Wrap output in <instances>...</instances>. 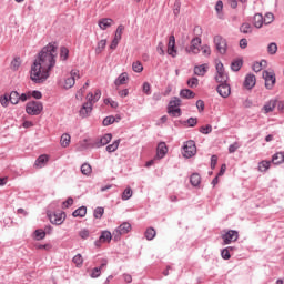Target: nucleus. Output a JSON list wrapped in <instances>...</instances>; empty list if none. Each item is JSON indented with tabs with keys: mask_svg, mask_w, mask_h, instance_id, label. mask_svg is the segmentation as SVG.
I'll use <instances>...</instances> for the list:
<instances>
[{
	"mask_svg": "<svg viewBox=\"0 0 284 284\" xmlns=\"http://www.w3.org/2000/svg\"><path fill=\"white\" fill-rule=\"evenodd\" d=\"M206 73H207V64H201V65L194 67V74H196V77H205Z\"/></svg>",
	"mask_w": 284,
	"mask_h": 284,
	"instance_id": "obj_21",
	"label": "nucleus"
},
{
	"mask_svg": "<svg viewBox=\"0 0 284 284\" xmlns=\"http://www.w3.org/2000/svg\"><path fill=\"white\" fill-rule=\"evenodd\" d=\"M112 241V233L110 231H102L99 240L94 242L95 247H101L103 243H110Z\"/></svg>",
	"mask_w": 284,
	"mask_h": 284,
	"instance_id": "obj_13",
	"label": "nucleus"
},
{
	"mask_svg": "<svg viewBox=\"0 0 284 284\" xmlns=\"http://www.w3.org/2000/svg\"><path fill=\"white\" fill-rule=\"evenodd\" d=\"M114 20H112V18H102L98 22L100 30H108V28H112Z\"/></svg>",
	"mask_w": 284,
	"mask_h": 284,
	"instance_id": "obj_18",
	"label": "nucleus"
},
{
	"mask_svg": "<svg viewBox=\"0 0 284 284\" xmlns=\"http://www.w3.org/2000/svg\"><path fill=\"white\" fill-rule=\"evenodd\" d=\"M0 103L2 108H8V105H10V98L8 93L0 97Z\"/></svg>",
	"mask_w": 284,
	"mask_h": 284,
	"instance_id": "obj_47",
	"label": "nucleus"
},
{
	"mask_svg": "<svg viewBox=\"0 0 284 284\" xmlns=\"http://www.w3.org/2000/svg\"><path fill=\"white\" fill-rule=\"evenodd\" d=\"M216 92L222 99H227L232 94V87L227 82H222L216 87Z\"/></svg>",
	"mask_w": 284,
	"mask_h": 284,
	"instance_id": "obj_8",
	"label": "nucleus"
},
{
	"mask_svg": "<svg viewBox=\"0 0 284 284\" xmlns=\"http://www.w3.org/2000/svg\"><path fill=\"white\" fill-rule=\"evenodd\" d=\"M57 65V47L47 44L38 54V59L31 67V81L44 83L50 79V71Z\"/></svg>",
	"mask_w": 284,
	"mask_h": 284,
	"instance_id": "obj_1",
	"label": "nucleus"
},
{
	"mask_svg": "<svg viewBox=\"0 0 284 284\" xmlns=\"http://www.w3.org/2000/svg\"><path fill=\"white\" fill-rule=\"evenodd\" d=\"M20 67H21V58L13 59L11 62V69L19 70Z\"/></svg>",
	"mask_w": 284,
	"mask_h": 284,
	"instance_id": "obj_54",
	"label": "nucleus"
},
{
	"mask_svg": "<svg viewBox=\"0 0 284 284\" xmlns=\"http://www.w3.org/2000/svg\"><path fill=\"white\" fill-rule=\"evenodd\" d=\"M266 90H272L276 83V74L274 72L265 71L263 73Z\"/></svg>",
	"mask_w": 284,
	"mask_h": 284,
	"instance_id": "obj_10",
	"label": "nucleus"
},
{
	"mask_svg": "<svg viewBox=\"0 0 284 284\" xmlns=\"http://www.w3.org/2000/svg\"><path fill=\"white\" fill-rule=\"evenodd\" d=\"M168 114L174 118L181 116V99L179 97H173L168 105Z\"/></svg>",
	"mask_w": 284,
	"mask_h": 284,
	"instance_id": "obj_3",
	"label": "nucleus"
},
{
	"mask_svg": "<svg viewBox=\"0 0 284 284\" xmlns=\"http://www.w3.org/2000/svg\"><path fill=\"white\" fill-rule=\"evenodd\" d=\"M252 24H250V22H244L241 24L240 27V32H242V34H252Z\"/></svg>",
	"mask_w": 284,
	"mask_h": 284,
	"instance_id": "obj_29",
	"label": "nucleus"
},
{
	"mask_svg": "<svg viewBox=\"0 0 284 284\" xmlns=\"http://www.w3.org/2000/svg\"><path fill=\"white\" fill-rule=\"evenodd\" d=\"M125 81H128V73L120 74L114 81L115 85H125Z\"/></svg>",
	"mask_w": 284,
	"mask_h": 284,
	"instance_id": "obj_36",
	"label": "nucleus"
},
{
	"mask_svg": "<svg viewBox=\"0 0 284 284\" xmlns=\"http://www.w3.org/2000/svg\"><path fill=\"white\" fill-rule=\"evenodd\" d=\"M132 70L133 72H138V73L143 72V63H141V61L133 62Z\"/></svg>",
	"mask_w": 284,
	"mask_h": 284,
	"instance_id": "obj_44",
	"label": "nucleus"
},
{
	"mask_svg": "<svg viewBox=\"0 0 284 284\" xmlns=\"http://www.w3.org/2000/svg\"><path fill=\"white\" fill-rule=\"evenodd\" d=\"M189 88H197L199 87V78H191L187 80Z\"/></svg>",
	"mask_w": 284,
	"mask_h": 284,
	"instance_id": "obj_53",
	"label": "nucleus"
},
{
	"mask_svg": "<svg viewBox=\"0 0 284 284\" xmlns=\"http://www.w3.org/2000/svg\"><path fill=\"white\" fill-rule=\"evenodd\" d=\"M143 92H144V94H146L148 97H150V94H152V87L150 85L149 82H144V83H143Z\"/></svg>",
	"mask_w": 284,
	"mask_h": 284,
	"instance_id": "obj_57",
	"label": "nucleus"
},
{
	"mask_svg": "<svg viewBox=\"0 0 284 284\" xmlns=\"http://www.w3.org/2000/svg\"><path fill=\"white\" fill-rule=\"evenodd\" d=\"M186 52L189 54H199L201 52V38H193L190 48H186Z\"/></svg>",
	"mask_w": 284,
	"mask_h": 284,
	"instance_id": "obj_11",
	"label": "nucleus"
},
{
	"mask_svg": "<svg viewBox=\"0 0 284 284\" xmlns=\"http://www.w3.org/2000/svg\"><path fill=\"white\" fill-rule=\"evenodd\" d=\"M9 101L12 105H17L19 103V93L17 91H12L9 94Z\"/></svg>",
	"mask_w": 284,
	"mask_h": 284,
	"instance_id": "obj_37",
	"label": "nucleus"
},
{
	"mask_svg": "<svg viewBox=\"0 0 284 284\" xmlns=\"http://www.w3.org/2000/svg\"><path fill=\"white\" fill-rule=\"evenodd\" d=\"M48 216L52 225H61L65 221V212L48 213Z\"/></svg>",
	"mask_w": 284,
	"mask_h": 284,
	"instance_id": "obj_9",
	"label": "nucleus"
},
{
	"mask_svg": "<svg viewBox=\"0 0 284 284\" xmlns=\"http://www.w3.org/2000/svg\"><path fill=\"white\" fill-rule=\"evenodd\" d=\"M72 262L75 267H83V256L80 253L72 258Z\"/></svg>",
	"mask_w": 284,
	"mask_h": 284,
	"instance_id": "obj_38",
	"label": "nucleus"
},
{
	"mask_svg": "<svg viewBox=\"0 0 284 284\" xmlns=\"http://www.w3.org/2000/svg\"><path fill=\"white\" fill-rule=\"evenodd\" d=\"M130 230H132V224H130L129 222H124L113 231V236H115V239H116L118 236H121L122 234H128V232H130Z\"/></svg>",
	"mask_w": 284,
	"mask_h": 284,
	"instance_id": "obj_15",
	"label": "nucleus"
},
{
	"mask_svg": "<svg viewBox=\"0 0 284 284\" xmlns=\"http://www.w3.org/2000/svg\"><path fill=\"white\" fill-rule=\"evenodd\" d=\"M81 173L84 176H90V174H92V165L88 164V163H83L81 165Z\"/></svg>",
	"mask_w": 284,
	"mask_h": 284,
	"instance_id": "obj_35",
	"label": "nucleus"
},
{
	"mask_svg": "<svg viewBox=\"0 0 284 284\" xmlns=\"http://www.w3.org/2000/svg\"><path fill=\"white\" fill-rule=\"evenodd\" d=\"M196 123H199V120L196 118H189L187 119L189 128H194L196 125Z\"/></svg>",
	"mask_w": 284,
	"mask_h": 284,
	"instance_id": "obj_63",
	"label": "nucleus"
},
{
	"mask_svg": "<svg viewBox=\"0 0 284 284\" xmlns=\"http://www.w3.org/2000/svg\"><path fill=\"white\" fill-rule=\"evenodd\" d=\"M115 121L116 118H114L113 115H109L104 118V120L102 121V125H104V128H108V125H112V123H114Z\"/></svg>",
	"mask_w": 284,
	"mask_h": 284,
	"instance_id": "obj_46",
	"label": "nucleus"
},
{
	"mask_svg": "<svg viewBox=\"0 0 284 284\" xmlns=\"http://www.w3.org/2000/svg\"><path fill=\"white\" fill-rule=\"evenodd\" d=\"M123 30H125V27H123V24H120L116 28L115 34H114V39H118V41H121V37L123 34Z\"/></svg>",
	"mask_w": 284,
	"mask_h": 284,
	"instance_id": "obj_49",
	"label": "nucleus"
},
{
	"mask_svg": "<svg viewBox=\"0 0 284 284\" xmlns=\"http://www.w3.org/2000/svg\"><path fill=\"white\" fill-rule=\"evenodd\" d=\"M105 45H108V40L102 39L98 42V47L95 48V54H101L103 50H105Z\"/></svg>",
	"mask_w": 284,
	"mask_h": 284,
	"instance_id": "obj_34",
	"label": "nucleus"
},
{
	"mask_svg": "<svg viewBox=\"0 0 284 284\" xmlns=\"http://www.w3.org/2000/svg\"><path fill=\"white\" fill-rule=\"evenodd\" d=\"M195 105L199 112H203V110H205V102L203 100H197Z\"/></svg>",
	"mask_w": 284,
	"mask_h": 284,
	"instance_id": "obj_62",
	"label": "nucleus"
},
{
	"mask_svg": "<svg viewBox=\"0 0 284 284\" xmlns=\"http://www.w3.org/2000/svg\"><path fill=\"white\" fill-rule=\"evenodd\" d=\"M190 183L193 187H199V185H201V174L193 173L190 178Z\"/></svg>",
	"mask_w": 284,
	"mask_h": 284,
	"instance_id": "obj_25",
	"label": "nucleus"
},
{
	"mask_svg": "<svg viewBox=\"0 0 284 284\" xmlns=\"http://www.w3.org/2000/svg\"><path fill=\"white\" fill-rule=\"evenodd\" d=\"M200 132L202 134H210V132H212V125L207 124L206 126H201Z\"/></svg>",
	"mask_w": 284,
	"mask_h": 284,
	"instance_id": "obj_61",
	"label": "nucleus"
},
{
	"mask_svg": "<svg viewBox=\"0 0 284 284\" xmlns=\"http://www.w3.org/2000/svg\"><path fill=\"white\" fill-rule=\"evenodd\" d=\"M216 74L215 81L216 83H227L230 81V75L225 72V67H223L222 62H217L215 65Z\"/></svg>",
	"mask_w": 284,
	"mask_h": 284,
	"instance_id": "obj_5",
	"label": "nucleus"
},
{
	"mask_svg": "<svg viewBox=\"0 0 284 284\" xmlns=\"http://www.w3.org/2000/svg\"><path fill=\"white\" fill-rule=\"evenodd\" d=\"M26 112L31 116H39V114L43 112V103H41L40 101L28 102L26 106Z\"/></svg>",
	"mask_w": 284,
	"mask_h": 284,
	"instance_id": "obj_4",
	"label": "nucleus"
},
{
	"mask_svg": "<svg viewBox=\"0 0 284 284\" xmlns=\"http://www.w3.org/2000/svg\"><path fill=\"white\" fill-rule=\"evenodd\" d=\"M264 19V23L265 26H270V23H272L274 21V13L268 12L265 14Z\"/></svg>",
	"mask_w": 284,
	"mask_h": 284,
	"instance_id": "obj_52",
	"label": "nucleus"
},
{
	"mask_svg": "<svg viewBox=\"0 0 284 284\" xmlns=\"http://www.w3.org/2000/svg\"><path fill=\"white\" fill-rule=\"evenodd\" d=\"M168 54L170 57H172L173 59H175L178 51H176V38L174 37V34H171L169 37V43H168Z\"/></svg>",
	"mask_w": 284,
	"mask_h": 284,
	"instance_id": "obj_12",
	"label": "nucleus"
},
{
	"mask_svg": "<svg viewBox=\"0 0 284 284\" xmlns=\"http://www.w3.org/2000/svg\"><path fill=\"white\" fill-rule=\"evenodd\" d=\"M110 141H112V133H105L102 138L97 140L94 148H103V145H108Z\"/></svg>",
	"mask_w": 284,
	"mask_h": 284,
	"instance_id": "obj_17",
	"label": "nucleus"
},
{
	"mask_svg": "<svg viewBox=\"0 0 284 284\" xmlns=\"http://www.w3.org/2000/svg\"><path fill=\"white\" fill-rule=\"evenodd\" d=\"M132 189L126 187L122 193V201H130V199H132Z\"/></svg>",
	"mask_w": 284,
	"mask_h": 284,
	"instance_id": "obj_43",
	"label": "nucleus"
},
{
	"mask_svg": "<svg viewBox=\"0 0 284 284\" xmlns=\"http://www.w3.org/2000/svg\"><path fill=\"white\" fill-rule=\"evenodd\" d=\"M180 97L182 99H194V97H196V93H194V91H192L190 89H182L180 91Z\"/></svg>",
	"mask_w": 284,
	"mask_h": 284,
	"instance_id": "obj_24",
	"label": "nucleus"
},
{
	"mask_svg": "<svg viewBox=\"0 0 284 284\" xmlns=\"http://www.w3.org/2000/svg\"><path fill=\"white\" fill-rule=\"evenodd\" d=\"M215 11L217 12V18L223 19V1H217L215 4Z\"/></svg>",
	"mask_w": 284,
	"mask_h": 284,
	"instance_id": "obj_41",
	"label": "nucleus"
},
{
	"mask_svg": "<svg viewBox=\"0 0 284 284\" xmlns=\"http://www.w3.org/2000/svg\"><path fill=\"white\" fill-rule=\"evenodd\" d=\"M183 156L184 159H192L196 154V143L193 140H189L183 145Z\"/></svg>",
	"mask_w": 284,
	"mask_h": 284,
	"instance_id": "obj_6",
	"label": "nucleus"
},
{
	"mask_svg": "<svg viewBox=\"0 0 284 284\" xmlns=\"http://www.w3.org/2000/svg\"><path fill=\"white\" fill-rule=\"evenodd\" d=\"M144 236L146 241H154V239L156 237V230H154V227L146 229Z\"/></svg>",
	"mask_w": 284,
	"mask_h": 284,
	"instance_id": "obj_28",
	"label": "nucleus"
},
{
	"mask_svg": "<svg viewBox=\"0 0 284 284\" xmlns=\"http://www.w3.org/2000/svg\"><path fill=\"white\" fill-rule=\"evenodd\" d=\"M221 256L224 261H230L231 255H230V250L229 248H223L221 251Z\"/></svg>",
	"mask_w": 284,
	"mask_h": 284,
	"instance_id": "obj_58",
	"label": "nucleus"
},
{
	"mask_svg": "<svg viewBox=\"0 0 284 284\" xmlns=\"http://www.w3.org/2000/svg\"><path fill=\"white\" fill-rule=\"evenodd\" d=\"M101 276V267H94L91 272V278H99Z\"/></svg>",
	"mask_w": 284,
	"mask_h": 284,
	"instance_id": "obj_59",
	"label": "nucleus"
},
{
	"mask_svg": "<svg viewBox=\"0 0 284 284\" xmlns=\"http://www.w3.org/2000/svg\"><path fill=\"white\" fill-rule=\"evenodd\" d=\"M99 99H101V90L97 89L94 93L89 92L87 94V102H84L79 111V115L82 119H88L90 114H92V110L94 108V103H98Z\"/></svg>",
	"mask_w": 284,
	"mask_h": 284,
	"instance_id": "obj_2",
	"label": "nucleus"
},
{
	"mask_svg": "<svg viewBox=\"0 0 284 284\" xmlns=\"http://www.w3.org/2000/svg\"><path fill=\"white\" fill-rule=\"evenodd\" d=\"M254 85H256V75H254V73L246 74L244 80V88H246V90H252Z\"/></svg>",
	"mask_w": 284,
	"mask_h": 284,
	"instance_id": "obj_16",
	"label": "nucleus"
},
{
	"mask_svg": "<svg viewBox=\"0 0 284 284\" xmlns=\"http://www.w3.org/2000/svg\"><path fill=\"white\" fill-rule=\"evenodd\" d=\"M283 160H284L283 152H277L272 156V163H274V165H281V163H283Z\"/></svg>",
	"mask_w": 284,
	"mask_h": 284,
	"instance_id": "obj_27",
	"label": "nucleus"
},
{
	"mask_svg": "<svg viewBox=\"0 0 284 284\" xmlns=\"http://www.w3.org/2000/svg\"><path fill=\"white\" fill-rule=\"evenodd\" d=\"M121 144V140H115L113 141L112 144L106 145V152H109V154H112V152H116L119 150V145Z\"/></svg>",
	"mask_w": 284,
	"mask_h": 284,
	"instance_id": "obj_30",
	"label": "nucleus"
},
{
	"mask_svg": "<svg viewBox=\"0 0 284 284\" xmlns=\"http://www.w3.org/2000/svg\"><path fill=\"white\" fill-rule=\"evenodd\" d=\"M224 245H230V243L234 241H239V232L234 230H230L224 235H222Z\"/></svg>",
	"mask_w": 284,
	"mask_h": 284,
	"instance_id": "obj_14",
	"label": "nucleus"
},
{
	"mask_svg": "<svg viewBox=\"0 0 284 284\" xmlns=\"http://www.w3.org/2000/svg\"><path fill=\"white\" fill-rule=\"evenodd\" d=\"M173 14L178 17L181 14V0H175L174 8H173Z\"/></svg>",
	"mask_w": 284,
	"mask_h": 284,
	"instance_id": "obj_50",
	"label": "nucleus"
},
{
	"mask_svg": "<svg viewBox=\"0 0 284 284\" xmlns=\"http://www.w3.org/2000/svg\"><path fill=\"white\" fill-rule=\"evenodd\" d=\"M103 214H105V209L101 206L95 207V210L93 211L94 219H102Z\"/></svg>",
	"mask_w": 284,
	"mask_h": 284,
	"instance_id": "obj_42",
	"label": "nucleus"
},
{
	"mask_svg": "<svg viewBox=\"0 0 284 284\" xmlns=\"http://www.w3.org/2000/svg\"><path fill=\"white\" fill-rule=\"evenodd\" d=\"M270 165H272L271 161L263 160L258 163L260 172H267L270 170Z\"/></svg>",
	"mask_w": 284,
	"mask_h": 284,
	"instance_id": "obj_33",
	"label": "nucleus"
},
{
	"mask_svg": "<svg viewBox=\"0 0 284 284\" xmlns=\"http://www.w3.org/2000/svg\"><path fill=\"white\" fill-rule=\"evenodd\" d=\"M74 83H77L74 81V78L69 77L64 79V85H63L64 90H70V88H74Z\"/></svg>",
	"mask_w": 284,
	"mask_h": 284,
	"instance_id": "obj_40",
	"label": "nucleus"
},
{
	"mask_svg": "<svg viewBox=\"0 0 284 284\" xmlns=\"http://www.w3.org/2000/svg\"><path fill=\"white\" fill-rule=\"evenodd\" d=\"M34 234L37 241H43V239H45V231H43L42 229L36 230Z\"/></svg>",
	"mask_w": 284,
	"mask_h": 284,
	"instance_id": "obj_48",
	"label": "nucleus"
},
{
	"mask_svg": "<svg viewBox=\"0 0 284 284\" xmlns=\"http://www.w3.org/2000/svg\"><path fill=\"white\" fill-rule=\"evenodd\" d=\"M79 236H80V239H82L83 241H87V239H90V230H88V229H82V230L79 232Z\"/></svg>",
	"mask_w": 284,
	"mask_h": 284,
	"instance_id": "obj_51",
	"label": "nucleus"
},
{
	"mask_svg": "<svg viewBox=\"0 0 284 284\" xmlns=\"http://www.w3.org/2000/svg\"><path fill=\"white\" fill-rule=\"evenodd\" d=\"M85 214H88V207L85 206H80L79 209H77L75 211H73L72 216L74 219L80 217L83 219V216H85Z\"/></svg>",
	"mask_w": 284,
	"mask_h": 284,
	"instance_id": "obj_23",
	"label": "nucleus"
},
{
	"mask_svg": "<svg viewBox=\"0 0 284 284\" xmlns=\"http://www.w3.org/2000/svg\"><path fill=\"white\" fill-rule=\"evenodd\" d=\"M241 68H243V59H236V60L232 61L231 70L233 72H239V70H241Z\"/></svg>",
	"mask_w": 284,
	"mask_h": 284,
	"instance_id": "obj_26",
	"label": "nucleus"
},
{
	"mask_svg": "<svg viewBox=\"0 0 284 284\" xmlns=\"http://www.w3.org/2000/svg\"><path fill=\"white\" fill-rule=\"evenodd\" d=\"M239 148H241V144L239 142H234L233 144L229 145V153L234 154Z\"/></svg>",
	"mask_w": 284,
	"mask_h": 284,
	"instance_id": "obj_55",
	"label": "nucleus"
},
{
	"mask_svg": "<svg viewBox=\"0 0 284 284\" xmlns=\"http://www.w3.org/2000/svg\"><path fill=\"white\" fill-rule=\"evenodd\" d=\"M263 108L266 114H268V112H274V109L276 108V100L268 101Z\"/></svg>",
	"mask_w": 284,
	"mask_h": 284,
	"instance_id": "obj_32",
	"label": "nucleus"
},
{
	"mask_svg": "<svg viewBox=\"0 0 284 284\" xmlns=\"http://www.w3.org/2000/svg\"><path fill=\"white\" fill-rule=\"evenodd\" d=\"M68 57H70V50L65 47H61L60 49V59L61 61H68Z\"/></svg>",
	"mask_w": 284,
	"mask_h": 284,
	"instance_id": "obj_39",
	"label": "nucleus"
},
{
	"mask_svg": "<svg viewBox=\"0 0 284 284\" xmlns=\"http://www.w3.org/2000/svg\"><path fill=\"white\" fill-rule=\"evenodd\" d=\"M48 161H50V158L45 154H42L36 160L34 168H45Z\"/></svg>",
	"mask_w": 284,
	"mask_h": 284,
	"instance_id": "obj_20",
	"label": "nucleus"
},
{
	"mask_svg": "<svg viewBox=\"0 0 284 284\" xmlns=\"http://www.w3.org/2000/svg\"><path fill=\"white\" fill-rule=\"evenodd\" d=\"M263 23L264 22V19H263V14L261 13H256L254 17H253V26L254 28H263Z\"/></svg>",
	"mask_w": 284,
	"mask_h": 284,
	"instance_id": "obj_22",
	"label": "nucleus"
},
{
	"mask_svg": "<svg viewBox=\"0 0 284 284\" xmlns=\"http://www.w3.org/2000/svg\"><path fill=\"white\" fill-rule=\"evenodd\" d=\"M267 52L268 54H276V52H278V45L275 42H271L267 45Z\"/></svg>",
	"mask_w": 284,
	"mask_h": 284,
	"instance_id": "obj_45",
	"label": "nucleus"
},
{
	"mask_svg": "<svg viewBox=\"0 0 284 284\" xmlns=\"http://www.w3.org/2000/svg\"><path fill=\"white\" fill-rule=\"evenodd\" d=\"M263 63H266L265 60H263L262 62H255L253 64V71L261 72L263 70Z\"/></svg>",
	"mask_w": 284,
	"mask_h": 284,
	"instance_id": "obj_56",
	"label": "nucleus"
},
{
	"mask_svg": "<svg viewBox=\"0 0 284 284\" xmlns=\"http://www.w3.org/2000/svg\"><path fill=\"white\" fill-rule=\"evenodd\" d=\"M165 154H168V144L160 142L156 148V159H164Z\"/></svg>",
	"mask_w": 284,
	"mask_h": 284,
	"instance_id": "obj_19",
	"label": "nucleus"
},
{
	"mask_svg": "<svg viewBox=\"0 0 284 284\" xmlns=\"http://www.w3.org/2000/svg\"><path fill=\"white\" fill-rule=\"evenodd\" d=\"M70 78L74 79L75 82H77V79H81V74L79 73V70L77 69L71 70Z\"/></svg>",
	"mask_w": 284,
	"mask_h": 284,
	"instance_id": "obj_60",
	"label": "nucleus"
},
{
	"mask_svg": "<svg viewBox=\"0 0 284 284\" xmlns=\"http://www.w3.org/2000/svg\"><path fill=\"white\" fill-rule=\"evenodd\" d=\"M64 207H71V205H74V199L68 197L67 201L62 203Z\"/></svg>",
	"mask_w": 284,
	"mask_h": 284,
	"instance_id": "obj_64",
	"label": "nucleus"
},
{
	"mask_svg": "<svg viewBox=\"0 0 284 284\" xmlns=\"http://www.w3.org/2000/svg\"><path fill=\"white\" fill-rule=\"evenodd\" d=\"M213 42H214V45H215L217 52H220V54H226V52H227V40H225L221 36H215L213 38Z\"/></svg>",
	"mask_w": 284,
	"mask_h": 284,
	"instance_id": "obj_7",
	"label": "nucleus"
},
{
	"mask_svg": "<svg viewBox=\"0 0 284 284\" xmlns=\"http://www.w3.org/2000/svg\"><path fill=\"white\" fill-rule=\"evenodd\" d=\"M71 136L68 133L62 134L61 139H60V145L61 148H68V145H70V141H71Z\"/></svg>",
	"mask_w": 284,
	"mask_h": 284,
	"instance_id": "obj_31",
	"label": "nucleus"
}]
</instances>
